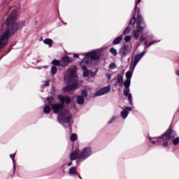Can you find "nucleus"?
Here are the masks:
<instances>
[{"mask_svg": "<svg viewBox=\"0 0 179 179\" xmlns=\"http://www.w3.org/2000/svg\"><path fill=\"white\" fill-rule=\"evenodd\" d=\"M78 104H83V103H85V99H83V96H78Z\"/></svg>", "mask_w": 179, "mask_h": 179, "instance_id": "b1692460", "label": "nucleus"}, {"mask_svg": "<svg viewBox=\"0 0 179 179\" xmlns=\"http://www.w3.org/2000/svg\"><path fill=\"white\" fill-rule=\"evenodd\" d=\"M126 97H128V100L129 101V104H132V94H129Z\"/></svg>", "mask_w": 179, "mask_h": 179, "instance_id": "2f4dec72", "label": "nucleus"}, {"mask_svg": "<svg viewBox=\"0 0 179 179\" xmlns=\"http://www.w3.org/2000/svg\"><path fill=\"white\" fill-rule=\"evenodd\" d=\"M110 51L111 54L114 55V57H117V50H115V48H110Z\"/></svg>", "mask_w": 179, "mask_h": 179, "instance_id": "c756f323", "label": "nucleus"}, {"mask_svg": "<svg viewBox=\"0 0 179 179\" xmlns=\"http://www.w3.org/2000/svg\"><path fill=\"white\" fill-rule=\"evenodd\" d=\"M59 99L62 103H66L69 104V103H71V99L69 98V96H59Z\"/></svg>", "mask_w": 179, "mask_h": 179, "instance_id": "dca6fc26", "label": "nucleus"}, {"mask_svg": "<svg viewBox=\"0 0 179 179\" xmlns=\"http://www.w3.org/2000/svg\"><path fill=\"white\" fill-rule=\"evenodd\" d=\"M52 108L53 110V112L55 114H58L59 113H61V111H62V110H64V105L59 103V104H53L52 105Z\"/></svg>", "mask_w": 179, "mask_h": 179, "instance_id": "1a4fd4ad", "label": "nucleus"}, {"mask_svg": "<svg viewBox=\"0 0 179 179\" xmlns=\"http://www.w3.org/2000/svg\"><path fill=\"white\" fill-rule=\"evenodd\" d=\"M123 93L124 96H128L129 94V87H125V89L123 90Z\"/></svg>", "mask_w": 179, "mask_h": 179, "instance_id": "393cba45", "label": "nucleus"}, {"mask_svg": "<svg viewBox=\"0 0 179 179\" xmlns=\"http://www.w3.org/2000/svg\"><path fill=\"white\" fill-rule=\"evenodd\" d=\"M152 44H155V42H150L149 45H148V43H145V48H148L149 47H150V45H152Z\"/></svg>", "mask_w": 179, "mask_h": 179, "instance_id": "c9c22d12", "label": "nucleus"}, {"mask_svg": "<svg viewBox=\"0 0 179 179\" xmlns=\"http://www.w3.org/2000/svg\"><path fill=\"white\" fill-rule=\"evenodd\" d=\"M122 40V36H119L113 41L114 45L117 44H120L121 43V41Z\"/></svg>", "mask_w": 179, "mask_h": 179, "instance_id": "aec40b11", "label": "nucleus"}, {"mask_svg": "<svg viewBox=\"0 0 179 179\" xmlns=\"http://www.w3.org/2000/svg\"><path fill=\"white\" fill-rule=\"evenodd\" d=\"M51 73H52V75H55L57 73V66H52Z\"/></svg>", "mask_w": 179, "mask_h": 179, "instance_id": "cd10ccee", "label": "nucleus"}, {"mask_svg": "<svg viewBox=\"0 0 179 179\" xmlns=\"http://www.w3.org/2000/svg\"><path fill=\"white\" fill-rule=\"evenodd\" d=\"M110 87H105L94 94V96H103L110 92Z\"/></svg>", "mask_w": 179, "mask_h": 179, "instance_id": "9d476101", "label": "nucleus"}, {"mask_svg": "<svg viewBox=\"0 0 179 179\" xmlns=\"http://www.w3.org/2000/svg\"><path fill=\"white\" fill-rule=\"evenodd\" d=\"M71 62V59H69V57L64 56L61 61V66L65 67L67 66L68 64Z\"/></svg>", "mask_w": 179, "mask_h": 179, "instance_id": "4468645a", "label": "nucleus"}, {"mask_svg": "<svg viewBox=\"0 0 179 179\" xmlns=\"http://www.w3.org/2000/svg\"><path fill=\"white\" fill-rule=\"evenodd\" d=\"M69 176H77L78 171H76V167H71L69 170Z\"/></svg>", "mask_w": 179, "mask_h": 179, "instance_id": "f3484780", "label": "nucleus"}, {"mask_svg": "<svg viewBox=\"0 0 179 179\" xmlns=\"http://www.w3.org/2000/svg\"><path fill=\"white\" fill-rule=\"evenodd\" d=\"M58 120L62 124L69 122V120H71V114L69 113H67L66 114H60L58 117Z\"/></svg>", "mask_w": 179, "mask_h": 179, "instance_id": "6e6552de", "label": "nucleus"}, {"mask_svg": "<svg viewBox=\"0 0 179 179\" xmlns=\"http://www.w3.org/2000/svg\"><path fill=\"white\" fill-rule=\"evenodd\" d=\"M135 23L136 24V30L133 31V34L134 36V38L138 40L139 38V32L142 31V30L146 27V24L143 22L141 15H138L137 19L135 18V17H133L129 22V26H135Z\"/></svg>", "mask_w": 179, "mask_h": 179, "instance_id": "f03ea898", "label": "nucleus"}, {"mask_svg": "<svg viewBox=\"0 0 179 179\" xmlns=\"http://www.w3.org/2000/svg\"><path fill=\"white\" fill-rule=\"evenodd\" d=\"M24 26V22H17V10L15 8L10 9V13L6 18V24L3 26L5 29L3 34L0 36V50L8 45L9 37L20 27Z\"/></svg>", "mask_w": 179, "mask_h": 179, "instance_id": "f257e3e1", "label": "nucleus"}, {"mask_svg": "<svg viewBox=\"0 0 179 179\" xmlns=\"http://www.w3.org/2000/svg\"><path fill=\"white\" fill-rule=\"evenodd\" d=\"M109 68L110 69H115V68H117V65L115 63H111L109 65Z\"/></svg>", "mask_w": 179, "mask_h": 179, "instance_id": "473e14b6", "label": "nucleus"}, {"mask_svg": "<svg viewBox=\"0 0 179 179\" xmlns=\"http://www.w3.org/2000/svg\"><path fill=\"white\" fill-rule=\"evenodd\" d=\"M75 80H76V71H75V69L67 70L64 75L65 83H71V82Z\"/></svg>", "mask_w": 179, "mask_h": 179, "instance_id": "20e7f679", "label": "nucleus"}, {"mask_svg": "<svg viewBox=\"0 0 179 179\" xmlns=\"http://www.w3.org/2000/svg\"><path fill=\"white\" fill-rule=\"evenodd\" d=\"M124 86L125 87H129V86H131V80L126 79L124 81Z\"/></svg>", "mask_w": 179, "mask_h": 179, "instance_id": "c85d7f7f", "label": "nucleus"}, {"mask_svg": "<svg viewBox=\"0 0 179 179\" xmlns=\"http://www.w3.org/2000/svg\"><path fill=\"white\" fill-rule=\"evenodd\" d=\"M137 8H138V6H136L135 9L136 10V9H137Z\"/></svg>", "mask_w": 179, "mask_h": 179, "instance_id": "3c124183", "label": "nucleus"}, {"mask_svg": "<svg viewBox=\"0 0 179 179\" xmlns=\"http://www.w3.org/2000/svg\"><path fill=\"white\" fill-rule=\"evenodd\" d=\"M86 55H87V57H88V58H91V59H94V61H96V59H99V58H100L97 55V53L96 52H91L90 53H87Z\"/></svg>", "mask_w": 179, "mask_h": 179, "instance_id": "2eb2a0df", "label": "nucleus"}, {"mask_svg": "<svg viewBox=\"0 0 179 179\" xmlns=\"http://www.w3.org/2000/svg\"><path fill=\"white\" fill-rule=\"evenodd\" d=\"M78 87V83L75 82L72 85H69L64 88V92H71V90H76Z\"/></svg>", "mask_w": 179, "mask_h": 179, "instance_id": "ddd939ff", "label": "nucleus"}, {"mask_svg": "<svg viewBox=\"0 0 179 179\" xmlns=\"http://www.w3.org/2000/svg\"><path fill=\"white\" fill-rule=\"evenodd\" d=\"M10 157H12V155H10Z\"/></svg>", "mask_w": 179, "mask_h": 179, "instance_id": "603ef678", "label": "nucleus"}, {"mask_svg": "<svg viewBox=\"0 0 179 179\" xmlns=\"http://www.w3.org/2000/svg\"><path fill=\"white\" fill-rule=\"evenodd\" d=\"M179 144V138L177 137L173 141V145H178Z\"/></svg>", "mask_w": 179, "mask_h": 179, "instance_id": "72a5a7b5", "label": "nucleus"}, {"mask_svg": "<svg viewBox=\"0 0 179 179\" xmlns=\"http://www.w3.org/2000/svg\"><path fill=\"white\" fill-rule=\"evenodd\" d=\"M141 1V0H137L136 3V5H138L139 4V3Z\"/></svg>", "mask_w": 179, "mask_h": 179, "instance_id": "37998d69", "label": "nucleus"}, {"mask_svg": "<svg viewBox=\"0 0 179 179\" xmlns=\"http://www.w3.org/2000/svg\"><path fill=\"white\" fill-rule=\"evenodd\" d=\"M90 155H92V149L90 148H86L82 152H80L78 159L80 160H85V159H87Z\"/></svg>", "mask_w": 179, "mask_h": 179, "instance_id": "39448f33", "label": "nucleus"}, {"mask_svg": "<svg viewBox=\"0 0 179 179\" xmlns=\"http://www.w3.org/2000/svg\"><path fill=\"white\" fill-rule=\"evenodd\" d=\"M82 96H83L84 97H86V96H87V92H86V91H83Z\"/></svg>", "mask_w": 179, "mask_h": 179, "instance_id": "e433bc0d", "label": "nucleus"}, {"mask_svg": "<svg viewBox=\"0 0 179 179\" xmlns=\"http://www.w3.org/2000/svg\"><path fill=\"white\" fill-rule=\"evenodd\" d=\"M73 57H74V58H79V55H78V54H74V55H73Z\"/></svg>", "mask_w": 179, "mask_h": 179, "instance_id": "79ce46f5", "label": "nucleus"}, {"mask_svg": "<svg viewBox=\"0 0 179 179\" xmlns=\"http://www.w3.org/2000/svg\"><path fill=\"white\" fill-rule=\"evenodd\" d=\"M52 64L53 65H56V66H59V65H60V66H61V62H59V60H57V59H54V60L52 62Z\"/></svg>", "mask_w": 179, "mask_h": 179, "instance_id": "a878e982", "label": "nucleus"}, {"mask_svg": "<svg viewBox=\"0 0 179 179\" xmlns=\"http://www.w3.org/2000/svg\"><path fill=\"white\" fill-rule=\"evenodd\" d=\"M117 82L120 85H122V83H124V79L122 78V76H121V74H119L117 76Z\"/></svg>", "mask_w": 179, "mask_h": 179, "instance_id": "5701e85b", "label": "nucleus"}, {"mask_svg": "<svg viewBox=\"0 0 179 179\" xmlns=\"http://www.w3.org/2000/svg\"><path fill=\"white\" fill-rule=\"evenodd\" d=\"M80 155V151L79 149H76L75 151L71 152L70 156V160H76V159H79V155Z\"/></svg>", "mask_w": 179, "mask_h": 179, "instance_id": "9b49d317", "label": "nucleus"}, {"mask_svg": "<svg viewBox=\"0 0 179 179\" xmlns=\"http://www.w3.org/2000/svg\"><path fill=\"white\" fill-rule=\"evenodd\" d=\"M121 115L123 117V118L125 119L127 118V117H128V111L124 110L121 112Z\"/></svg>", "mask_w": 179, "mask_h": 179, "instance_id": "bb28decb", "label": "nucleus"}, {"mask_svg": "<svg viewBox=\"0 0 179 179\" xmlns=\"http://www.w3.org/2000/svg\"><path fill=\"white\" fill-rule=\"evenodd\" d=\"M111 122H113V120L109 121V122H108V124H111Z\"/></svg>", "mask_w": 179, "mask_h": 179, "instance_id": "09e8293b", "label": "nucleus"}, {"mask_svg": "<svg viewBox=\"0 0 179 179\" xmlns=\"http://www.w3.org/2000/svg\"><path fill=\"white\" fill-rule=\"evenodd\" d=\"M176 131L171 130V129H168L166 133L162 136L156 138L157 142L162 143L165 141H169L170 139H174L176 138Z\"/></svg>", "mask_w": 179, "mask_h": 179, "instance_id": "7ed1b4c3", "label": "nucleus"}, {"mask_svg": "<svg viewBox=\"0 0 179 179\" xmlns=\"http://www.w3.org/2000/svg\"><path fill=\"white\" fill-rule=\"evenodd\" d=\"M131 31V27H127L124 31V34H129V32Z\"/></svg>", "mask_w": 179, "mask_h": 179, "instance_id": "7c9ffc66", "label": "nucleus"}, {"mask_svg": "<svg viewBox=\"0 0 179 179\" xmlns=\"http://www.w3.org/2000/svg\"><path fill=\"white\" fill-rule=\"evenodd\" d=\"M106 76H107L108 80H111V74L107 73V74H106Z\"/></svg>", "mask_w": 179, "mask_h": 179, "instance_id": "ea45409f", "label": "nucleus"}, {"mask_svg": "<svg viewBox=\"0 0 179 179\" xmlns=\"http://www.w3.org/2000/svg\"><path fill=\"white\" fill-rule=\"evenodd\" d=\"M45 86H48V82H46Z\"/></svg>", "mask_w": 179, "mask_h": 179, "instance_id": "8fccbe9b", "label": "nucleus"}, {"mask_svg": "<svg viewBox=\"0 0 179 179\" xmlns=\"http://www.w3.org/2000/svg\"><path fill=\"white\" fill-rule=\"evenodd\" d=\"M131 71H129L126 73V78L127 80H131V78H132V73H134V68H130Z\"/></svg>", "mask_w": 179, "mask_h": 179, "instance_id": "a211bd4d", "label": "nucleus"}, {"mask_svg": "<svg viewBox=\"0 0 179 179\" xmlns=\"http://www.w3.org/2000/svg\"><path fill=\"white\" fill-rule=\"evenodd\" d=\"M145 55L144 52H141L139 55H136L134 57V59H132L130 64V68H133V69H135V66H136V64L141 61V58Z\"/></svg>", "mask_w": 179, "mask_h": 179, "instance_id": "0eeeda50", "label": "nucleus"}, {"mask_svg": "<svg viewBox=\"0 0 179 179\" xmlns=\"http://www.w3.org/2000/svg\"><path fill=\"white\" fill-rule=\"evenodd\" d=\"M51 112V108L48 106H45L43 108V113H45V114H50V113Z\"/></svg>", "mask_w": 179, "mask_h": 179, "instance_id": "412c9836", "label": "nucleus"}, {"mask_svg": "<svg viewBox=\"0 0 179 179\" xmlns=\"http://www.w3.org/2000/svg\"><path fill=\"white\" fill-rule=\"evenodd\" d=\"M140 40H141V41H145V37H143V36H141L140 37Z\"/></svg>", "mask_w": 179, "mask_h": 179, "instance_id": "a19ab883", "label": "nucleus"}, {"mask_svg": "<svg viewBox=\"0 0 179 179\" xmlns=\"http://www.w3.org/2000/svg\"><path fill=\"white\" fill-rule=\"evenodd\" d=\"M120 52L122 54V55H127L131 52V48L129 45H124L120 50Z\"/></svg>", "mask_w": 179, "mask_h": 179, "instance_id": "f8f14e48", "label": "nucleus"}, {"mask_svg": "<svg viewBox=\"0 0 179 179\" xmlns=\"http://www.w3.org/2000/svg\"><path fill=\"white\" fill-rule=\"evenodd\" d=\"M67 166H72V162H69L68 164H67Z\"/></svg>", "mask_w": 179, "mask_h": 179, "instance_id": "c03bdc74", "label": "nucleus"}, {"mask_svg": "<svg viewBox=\"0 0 179 179\" xmlns=\"http://www.w3.org/2000/svg\"><path fill=\"white\" fill-rule=\"evenodd\" d=\"M124 40H125L126 43H128V42L131 41V36H127L124 38Z\"/></svg>", "mask_w": 179, "mask_h": 179, "instance_id": "f704fd0d", "label": "nucleus"}, {"mask_svg": "<svg viewBox=\"0 0 179 179\" xmlns=\"http://www.w3.org/2000/svg\"><path fill=\"white\" fill-rule=\"evenodd\" d=\"M87 58H85L83 59L82 62L80 63L81 65V68L83 71V76H85V77L90 76V75L92 76V71H90L86 69V64H87Z\"/></svg>", "mask_w": 179, "mask_h": 179, "instance_id": "423d86ee", "label": "nucleus"}, {"mask_svg": "<svg viewBox=\"0 0 179 179\" xmlns=\"http://www.w3.org/2000/svg\"><path fill=\"white\" fill-rule=\"evenodd\" d=\"M70 139L71 141H72V142H75V141H78V135H76V134H71L70 136Z\"/></svg>", "mask_w": 179, "mask_h": 179, "instance_id": "4be33fe9", "label": "nucleus"}, {"mask_svg": "<svg viewBox=\"0 0 179 179\" xmlns=\"http://www.w3.org/2000/svg\"><path fill=\"white\" fill-rule=\"evenodd\" d=\"M151 143H152V145H155V143H156V141H150Z\"/></svg>", "mask_w": 179, "mask_h": 179, "instance_id": "a18cd8bd", "label": "nucleus"}, {"mask_svg": "<svg viewBox=\"0 0 179 179\" xmlns=\"http://www.w3.org/2000/svg\"><path fill=\"white\" fill-rule=\"evenodd\" d=\"M44 44H46L47 45H49V47H51L52 45V39L51 38H45L43 40Z\"/></svg>", "mask_w": 179, "mask_h": 179, "instance_id": "6ab92c4d", "label": "nucleus"}, {"mask_svg": "<svg viewBox=\"0 0 179 179\" xmlns=\"http://www.w3.org/2000/svg\"><path fill=\"white\" fill-rule=\"evenodd\" d=\"M162 146H164V148H167V146H169V143L164 142V143L162 144Z\"/></svg>", "mask_w": 179, "mask_h": 179, "instance_id": "58836bf2", "label": "nucleus"}, {"mask_svg": "<svg viewBox=\"0 0 179 179\" xmlns=\"http://www.w3.org/2000/svg\"><path fill=\"white\" fill-rule=\"evenodd\" d=\"M77 176L79 177L80 179H82V177H80V175L79 173H78Z\"/></svg>", "mask_w": 179, "mask_h": 179, "instance_id": "49530a36", "label": "nucleus"}, {"mask_svg": "<svg viewBox=\"0 0 179 179\" xmlns=\"http://www.w3.org/2000/svg\"><path fill=\"white\" fill-rule=\"evenodd\" d=\"M131 110H132V108L131 107H126L124 109V111H131Z\"/></svg>", "mask_w": 179, "mask_h": 179, "instance_id": "4c0bfd02", "label": "nucleus"}, {"mask_svg": "<svg viewBox=\"0 0 179 179\" xmlns=\"http://www.w3.org/2000/svg\"><path fill=\"white\" fill-rule=\"evenodd\" d=\"M176 75H178V76H179V71H176Z\"/></svg>", "mask_w": 179, "mask_h": 179, "instance_id": "de8ad7c7", "label": "nucleus"}]
</instances>
